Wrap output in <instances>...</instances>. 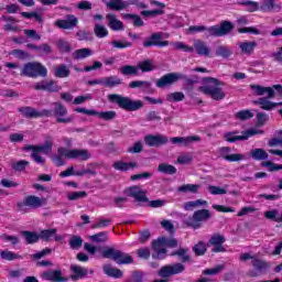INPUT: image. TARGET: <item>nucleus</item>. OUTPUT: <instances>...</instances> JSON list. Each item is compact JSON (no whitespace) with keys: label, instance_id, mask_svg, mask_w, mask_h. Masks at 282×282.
<instances>
[{"label":"nucleus","instance_id":"nucleus-1","mask_svg":"<svg viewBox=\"0 0 282 282\" xmlns=\"http://www.w3.org/2000/svg\"><path fill=\"white\" fill-rule=\"evenodd\" d=\"M251 89L256 96H265L253 101V105H260V109H263L264 111H272L274 107H278V105H282L270 101V99L276 96V93L274 91L273 88L259 85H251Z\"/></svg>","mask_w":282,"mask_h":282},{"label":"nucleus","instance_id":"nucleus-2","mask_svg":"<svg viewBox=\"0 0 282 282\" xmlns=\"http://www.w3.org/2000/svg\"><path fill=\"white\" fill-rule=\"evenodd\" d=\"M235 25L230 21H223L220 25H214L207 29L204 25H192L187 29V34H197V32H206L207 36H226V34H230Z\"/></svg>","mask_w":282,"mask_h":282},{"label":"nucleus","instance_id":"nucleus-3","mask_svg":"<svg viewBox=\"0 0 282 282\" xmlns=\"http://www.w3.org/2000/svg\"><path fill=\"white\" fill-rule=\"evenodd\" d=\"M219 85H221L219 79L205 77L203 78V86L198 88V91H202L205 96H210L212 100H224L226 93H224Z\"/></svg>","mask_w":282,"mask_h":282},{"label":"nucleus","instance_id":"nucleus-4","mask_svg":"<svg viewBox=\"0 0 282 282\" xmlns=\"http://www.w3.org/2000/svg\"><path fill=\"white\" fill-rule=\"evenodd\" d=\"M109 102H115L120 107V109H124L126 111H138V109H142L144 104L140 100H132L129 97H123L122 95L118 94H110L108 95Z\"/></svg>","mask_w":282,"mask_h":282},{"label":"nucleus","instance_id":"nucleus-5","mask_svg":"<svg viewBox=\"0 0 282 282\" xmlns=\"http://www.w3.org/2000/svg\"><path fill=\"white\" fill-rule=\"evenodd\" d=\"M166 248H177V239L162 237L158 240H154L152 243V250H154L152 258L164 259V254H166Z\"/></svg>","mask_w":282,"mask_h":282},{"label":"nucleus","instance_id":"nucleus-6","mask_svg":"<svg viewBox=\"0 0 282 282\" xmlns=\"http://www.w3.org/2000/svg\"><path fill=\"white\" fill-rule=\"evenodd\" d=\"M104 259H112V261H116L119 265H126L129 263H133V257L129 256L128 253H124L120 250H117L113 247H109L106 250L102 251Z\"/></svg>","mask_w":282,"mask_h":282},{"label":"nucleus","instance_id":"nucleus-7","mask_svg":"<svg viewBox=\"0 0 282 282\" xmlns=\"http://www.w3.org/2000/svg\"><path fill=\"white\" fill-rule=\"evenodd\" d=\"M263 130L257 129V128H251L246 131H242V134L239 135L238 131H231V132H226L224 134V140L226 142H239V141H246L248 138H252V135H262Z\"/></svg>","mask_w":282,"mask_h":282},{"label":"nucleus","instance_id":"nucleus-8","mask_svg":"<svg viewBox=\"0 0 282 282\" xmlns=\"http://www.w3.org/2000/svg\"><path fill=\"white\" fill-rule=\"evenodd\" d=\"M54 147V139L50 134L43 137V142L36 145V162L37 164H45V158L41 155H50Z\"/></svg>","mask_w":282,"mask_h":282},{"label":"nucleus","instance_id":"nucleus-9","mask_svg":"<svg viewBox=\"0 0 282 282\" xmlns=\"http://www.w3.org/2000/svg\"><path fill=\"white\" fill-rule=\"evenodd\" d=\"M57 153H59V155H64L67 159H73V160H89V158H91V154L89 153L88 150H78V149H74V150H67L65 148H59L57 150Z\"/></svg>","mask_w":282,"mask_h":282},{"label":"nucleus","instance_id":"nucleus-10","mask_svg":"<svg viewBox=\"0 0 282 282\" xmlns=\"http://www.w3.org/2000/svg\"><path fill=\"white\" fill-rule=\"evenodd\" d=\"M182 78H184V75L180 73H169L156 80V87H159V89L171 87V85H175V83L182 80Z\"/></svg>","mask_w":282,"mask_h":282},{"label":"nucleus","instance_id":"nucleus-11","mask_svg":"<svg viewBox=\"0 0 282 282\" xmlns=\"http://www.w3.org/2000/svg\"><path fill=\"white\" fill-rule=\"evenodd\" d=\"M55 108L53 110V113L56 118V122L67 124L74 120L72 117H66L67 116V108L61 104V102H55Z\"/></svg>","mask_w":282,"mask_h":282},{"label":"nucleus","instance_id":"nucleus-12","mask_svg":"<svg viewBox=\"0 0 282 282\" xmlns=\"http://www.w3.org/2000/svg\"><path fill=\"white\" fill-rule=\"evenodd\" d=\"M224 243H226V237L221 234H214L208 240L207 246H214L213 252H226Z\"/></svg>","mask_w":282,"mask_h":282},{"label":"nucleus","instance_id":"nucleus-13","mask_svg":"<svg viewBox=\"0 0 282 282\" xmlns=\"http://www.w3.org/2000/svg\"><path fill=\"white\" fill-rule=\"evenodd\" d=\"M78 25V18L73 14L66 15L64 20H56L55 26L59 28V30H74Z\"/></svg>","mask_w":282,"mask_h":282},{"label":"nucleus","instance_id":"nucleus-14","mask_svg":"<svg viewBox=\"0 0 282 282\" xmlns=\"http://www.w3.org/2000/svg\"><path fill=\"white\" fill-rule=\"evenodd\" d=\"M162 33H153L150 37H148L143 42V47H153L154 45L158 47H166L169 45V41H162Z\"/></svg>","mask_w":282,"mask_h":282},{"label":"nucleus","instance_id":"nucleus-15","mask_svg":"<svg viewBox=\"0 0 282 282\" xmlns=\"http://www.w3.org/2000/svg\"><path fill=\"white\" fill-rule=\"evenodd\" d=\"M126 195H128V197H133L135 202H149V198L147 197V192L140 188V186H132L127 188Z\"/></svg>","mask_w":282,"mask_h":282},{"label":"nucleus","instance_id":"nucleus-16","mask_svg":"<svg viewBox=\"0 0 282 282\" xmlns=\"http://www.w3.org/2000/svg\"><path fill=\"white\" fill-rule=\"evenodd\" d=\"M144 142L148 147H162V144H166V142H169V138L164 134H149L144 137Z\"/></svg>","mask_w":282,"mask_h":282},{"label":"nucleus","instance_id":"nucleus-17","mask_svg":"<svg viewBox=\"0 0 282 282\" xmlns=\"http://www.w3.org/2000/svg\"><path fill=\"white\" fill-rule=\"evenodd\" d=\"M42 279L52 282H65L67 278L63 276V272L61 270H51L42 273Z\"/></svg>","mask_w":282,"mask_h":282},{"label":"nucleus","instance_id":"nucleus-18","mask_svg":"<svg viewBox=\"0 0 282 282\" xmlns=\"http://www.w3.org/2000/svg\"><path fill=\"white\" fill-rule=\"evenodd\" d=\"M106 21L108 22V28L113 30L115 32H120V30H124V23L118 20V17L113 13L106 14Z\"/></svg>","mask_w":282,"mask_h":282},{"label":"nucleus","instance_id":"nucleus-19","mask_svg":"<svg viewBox=\"0 0 282 282\" xmlns=\"http://www.w3.org/2000/svg\"><path fill=\"white\" fill-rule=\"evenodd\" d=\"M36 89H42L43 91L56 93L61 91V86L56 85V82L50 79H44L36 83Z\"/></svg>","mask_w":282,"mask_h":282},{"label":"nucleus","instance_id":"nucleus-20","mask_svg":"<svg viewBox=\"0 0 282 282\" xmlns=\"http://www.w3.org/2000/svg\"><path fill=\"white\" fill-rule=\"evenodd\" d=\"M170 141L172 142V144H183V147H189L192 142H200L202 138L197 135L174 137V138H171Z\"/></svg>","mask_w":282,"mask_h":282},{"label":"nucleus","instance_id":"nucleus-21","mask_svg":"<svg viewBox=\"0 0 282 282\" xmlns=\"http://www.w3.org/2000/svg\"><path fill=\"white\" fill-rule=\"evenodd\" d=\"M193 50H195V52H196V54H198V56H205V57L210 56V46L202 40H196L194 42Z\"/></svg>","mask_w":282,"mask_h":282},{"label":"nucleus","instance_id":"nucleus-22","mask_svg":"<svg viewBox=\"0 0 282 282\" xmlns=\"http://www.w3.org/2000/svg\"><path fill=\"white\" fill-rule=\"evenodd\" d=\"M34 206H36V196H28L23 202L18 203V210L20 213H28Z\"/></svg>","mask_w":282,"mask_h":282},{"label":"nucleus","instance_id":"nucleus-23","mask_svg":"<svg viewBox=\"0 0 282 282\" xmlns=\"http://www.w3.org/2000/svg\"><path fill=\"white\" fill-rule=\"evenodd\" d=\"M220 154L221 158H224V160H227V162H241V160H243V154H228L230 153V148L229 147H224L220 148Z\"/></svg>","mask_w":282,"mask_h":282},{"label":"nucleus","instance_id":"nucleus-24","mask_svg":"<svg viewBox=\"0 0 282 282\" xmlns=\"http://www.w3.org/2000/svg\"><path fill=\"white\" fill-rule=\"evenodd\" d=\"M106 8H108V10H115L116 12H120L129 8V2L124 0H109L108 2H106Z\"/></svg>","mask_w":282,"mask_h":282},{"label":"nucleus","instance_id":"nucleus-25","mask_svg":"<svg viewBox=\"0 0 282 282\" xmlns=\"http://www.w3.org/2000/svg\"><path fill=\"white\" fill-rule=\"evenodd\" d=\"M210 217H213V215L210 214V210L198 209L193 214L192 219L196 224H199V221H208V219H210Z\"/></svg>","mask_w":282,"mask_h":282},{"label":"nucleus","instance_id":"nucleus-26","mask_svg":"<svg viewBox=\"0 0 282 282\" xmlns=\"http://www.w3.org/2000/svg\"><path fill=\"white\" fill-rule=\"evenodd\" d=\"M257 41L251 42H240L238 44V47L241 50L242 54H246L247 56H250L254 54V48L257 47Z\"/></svg>","mask_w":282,"mask_h":282},{"label":"nucleus","instance_id":"nucleus-27","mask_svg":"<svg viewBox=\"0 0 282 282\" xmlns=\"http://www.w3.org/2000/svg\"><path fill=\"white\" fill-rule=\"evenodd\" d=\"M112 167L116 171H129L131 169H138V162L132 161L130 163L122 162V161H117L112 164Z\"/></svg>","mask_w":282,"mask_h":282},{"label":"nucleus","instance_id":"nucleus-28","mask_svg":"<svg viewBox=\"0 0 282 282\" xmlns=\"http://www.w3.org/2000/svg\"><path fill=\"white\" fill-rule=\"evenodd\" d=\"M130 89H144V91H149L150 94H153V89H151V82H144V80H134L129 84Z\"/></svg>","mask_w":282,"mask_h":282},{"label":"nucleus","instance_id":"nucleus-29","mask_svg":"<svg viewBox=\"0 0 282 282\" xmlns=\"http://www.w3.org/2000/svg\"><path fill=\"white\" fill-rule=\"evenodd\" d=\"M70 74L69 67L65 64H59L54 67V76L55 78H68Z\"/></svg>","mask_w":282,"mask_h":282},{"label":"nucleus","instance_id":"nucleus-30","mask_svg":"<svg viewBox=\"0 0 282 282\" xmlns=\"http://www.w3.org/2000/svg\"><path fill=\"white\" fill-rule=\"evenodd\" d=\"M102 270L107 276H112L115 279H122V270L113 268L111 264H105Z\"/></svg>","mask_w":282,"mask_h":282},{"label":"nucleus","instance_id":"nucleus-31","mask_svg":"<svg viewBox=\"0 0 282 282\" xmlns=\"http://www.w3.org/2000/svg\"><path fill=\"white\" fill-rule=\"evenodd\" d=\"M57 229L52 228V229H44L40 231V234L36 235V239H42V241H52V237L56 235Z\"/></svg>","mask_w":282,"mask_h":282},{"label":"nucleus","instance_id":"nucleus-32","mask_svg":"<svg viewBox=\"0 0 282 282\" xmlns=\"http://www.w3.org/2000/svg\"><path fill=\"white\" fill-rule=\"evenodd\" d=\"M72 272H74V275H72L73 281H78V279H83V276H87V269L83 267H78L76 264L70 265Z\"/></svg>","mask_w":282,"mask_h":282},{"label":"nucleus","instance_id":"nucleus-33","mask_svg":"<svg viewBox=\"0 0 282 282\" xmlns=\"http://www.w3.org/2000/svg\"><path fill=\"white\" fill-rule=\"evenodd\" d=\"M102 85L104 87H109V88L118 87V85H122V79L116 76L105 77L102 78Z\"/></svg>","mask_w":282,"mask_h":282},{"label":"nucleus","instance_id":"nucleus-34","mask_svg":"<svg viewBox=\"0 0 282 282\" xmlns=\"http://www.w3.org/2000/svg\"><path fill=\"white\" fill-rule=\"evenodd\" d=\"M91 54H94V52L90 48H79V50H76L72 54V56L74 61H80L83 58H87L88 56H91Z\"/></svg>","mask_w":282,"mask_h":282},{"label":"nucleus","instance_id":"nucleus-35","mask_svg":"<svg viewBox=\"0 0 282 282\" xmlns=\"http://www.w3.org/2000/svg\"><path fill=\"white\" fill-rule=\"evenodd\" d=\"M251 265H253L254 270L259 271L260 274L265 272L267 269L270 268V264L265 260L261 259H253L251 261Z\"/></svg>","mask_w":282,"mask_h":282},{"label":"nucleus","instance_id":"nucleus-36","mask_svg":"<svg viewBox=\"0 0 282 282\" xmlns=\"http://www.w3.org/2000/svg\"><path fill=\"white\" fill-rule=\"evenodd\" d=\"M250 156L253 160H258V161L268 160V158H270L268 152H265V150H263V149H253V150H251L250 151Z\"/></svg>","mask_w":282,"mask_h":282},{"label":"nucleus","instance_id":"nucleus-37","mask_svg":"<svg viewBox=\"0 0 282 282\" xmlns=\"http://www.w3.org/2000/svg\"><path fill=\"white\" fill-rule=\"evenodd\" d=\"M159 173H164L165 175H175L177 173V169L171 164L161 163L158 167Z\"/></svg>","mask_w":282,"mask_h":282},{"label":"nucleus","instance_id":"nucleus-38","mask_svg":"<svg viewBox=\"0 0 282 282\" xmlns=\"http://www.w3.org/2000/svg\"><path fill=\"white\" fill-rule=\"evenodd\" d=\"M23 76H29L30 78H34L36 76V63H28L22 68Z\"/></svg>","mask_w":282,"mask_h":282},{"label":"nucleus","instance_id":"nucleus-39","mask_svg":"<svg viewBox=\"0 0 282 282\" xmlns=\"http://www.w3.org/2000/svg\"><path fill=\"white\" fill-rule=\"evenodd\" d=\"M120 73L122 76H138L139 69L138 66L124 65L120 67Z\"/></svg>","mask_w":282,"mask_h":282},{"label":"nucleus","instance_id":"nucleus-40","mask_svg":"<svg viewBox=\"0 0 282 282\" xmlns=\"http://www.w3.org/2000/svg\"><path fill=\"white\" fill-rule=\"evenodd\" d=\"M137 67L143 73L153 72V69H155V66L153 65V59H144L143 62H139Z\"/></svg>","mask_w":282,"mask_h":282},{"label":"nucleus","instance_id":"nucleus-41","mask_svg":"<svg viewBox=\"0 0 282 282\" xmlns=\"http://www.w3.org/2000/svg\"><path fill=\"white\" fill-rule=\"evenodd\" d=\"M208 248L206 247V242L204 241H198L194 247H193V252L196 254V257H204L206 254V251Z\"/></svg>","mask_w":282,"mask_h":282},{"label":"nucleus","instance_id":"nucleus-42","mask_svg":"<svg viewBox=\"0 0 282 282\" xmlns=\"http://www.w3.org/2000/svg\"><path fill=\"white\" fill-rule=\"evenodd\" d=\"M19 113H21L24 118H36V109L32 107H20L18 109Z\"/></svg>","mask_w":282,"mask_h":282},{"label":"nucleus","instance_id":"nucleus-43","mask_svg":"<svg viewBox=\"0 0 282 282\" xmlns=\"http://www.w3.org/2000/svg\"><path fill=\"white\" fill-rule=\"evenodd\" d=\"M216 56L230 58V56H232V50H230L228 46L220 45L216 48Z\"/></svg>","mask_w":282,"mask_h":282},{"label":"nucleus","instance_id":"nucleus-44","mask_svg":"<svg viewBox=\"0 0 282 282\" xmlns=\"http://www.w3.org/2000/svg\"><path fill=\"white\" fill-rule=\"evenodd\" d=\"M94 32L95 36H97L98 39H105V36L109 35V31L107 30V28L101 24H95Z\"/></svg>","mask_w":282,"mask_h":282},{"label":"nucleus","instance_id":"nucleus-45","mask_svg":"<svg viewBox=\"0 0 282 282\" xmlns=\"http://www.w3.org/2000/svg\"><path fill=\"white\" fill-rule=\"evenodd\" d=\"M238 4L245 6V8H247L248 12H257V10H259V2L245 0V1L238 2Z\"/></svg>","mask_w":282,"mask_h":282},{"label":"nucleus","instance_id":"nucleus-46","mask_svg":"<svg viewBox=\"0 0 282 282\" xmlns=\"http://www.w3.org/2000/svg\"><path fill=\"white\" fill-rule=\"evenodd\" d=\"M200 185L197 184H186L178 187V193H197Z\"/></svg>","mask_w":282,"mask_h":282},{"label":"nucleus","instance_id":"nucleus-47","mask_svg":"<svg viewBox=\"0 0 282 282\" xmlns=\"http://www.w3.org/2000/svg\"><path fill=\"white\" fill-rule=\"evenodd\" d=\"M66 197L69 202H77V199H84V197H87V192H69Z\"/></svg>","mask_w":282,"mask_h":282},{"label":"nucleus","instance_id":"nucleus-48","mask_svg":"<svg viewBox=\"0 0 282 282\" xmlns=\"http://www.w3.org/2000/svg\"><path fill=\"white\" fill-rule=\"evenodd\" d=\"M281 10V6L274 3V0H270L269 2H264L261 7L260 10L262 12H272L273 10Z\"/></svg>","mask_w":282,"mask_h":282},{"label":"nucleus","instance_id":"nucleus-49","mask_svg":"<svg viewBox=\"0 0 282 282\" xmlns=\"http://www.w3.org/2000/svg\"><path fill=\"white\" fill-rule=\"evenodd\" d=\"M184 98H185L184 93H180V91L171 93L166 96V100L169 102H182Z\"/></svg>","mask_w":282,"mask_h":282},{"label":"nucleus","instance_id":"nucleus-50","mask_svg":"<svg viewBox=\"0 0 282 282\" xmlns=\"http://www.w3.org/2000/svg\"><path fill=\"white\" fill-rule=\"evenodd\" d=\"M123 17L124 19H130L134 28H142V25H144V21H142V18H140V15L129 13Z\"/></svg>","mask_w":282,"mask_h":282},{"label":"nucleus","instance_id":"nucleus-51","mask_svg":"<svg viewBox=\"0 0 282 282\" xmlns=\"http://www.w3.org/2000/svg\"><path fill=\"white\" fill-rule=\"evenodd\" d=\"M237 120H250V118H254V112L250 110H240L236 113Z\"/></svg>","mask_w":282,"mask_h":282},{"label":"nucleus","instance_id":"nucleus-52","mask_svg":"<svg viewBox=\"0 0 282 282\" xmlns=\"http://www.w3.org/2000/svg\"><path fill=\"white\" fill-rule=\"evenodd\" d=\"M68 243L70 246V248H73L74 250L82 248L83 247V238H80V236H73L69 240Z\"/></svg>","mask_w":282,"mask_h":282},{"label":"nucleus","instance_id":"nucleus-53","mask_svg":"<svg viewBox=\"0 0 282 282\" xmlns=\"http://www.w3.org/2000/svg\"><path fill=\"white\" fill-rule=\"evenodd\" d=\"M22 237H24L26 243H36V232L34 231H21Z\"/></svg>","mask_w":282,"mask_h":282},{"label":"nucleus","instance_id":"nucleus-54","mask_svg":"<svg viewBox=\"0 0 282 282\" xmlns=\"http://www.w3.org/2000/svg\"><path fill=\"white\" fill-rule=\"evenodd\" d=\"M98 116V118H100L101 120H113V118H116V111L110 110V111H106V112H98L96 111V115Z\"/></svg>","mask_w":282,"mask_h":282},{"label":"nucleus","instance_id":"nucleus-55","mask_svg":"<svg viewBox=\"0 0 282 282\" xmlns=\"http://www.w3.org/2000/svg\"><path fill=\"white\" fill-rule=\"evenodd\" d=\"M12 56L19 58L20 61H25V58H30V53L23 50H13L11 52Z\"/></svg>","mask_w":282,"mask_h":282},{"label":"nucleus","instance_id":"nucleus-56","mask_svg":"<svg viewBox=\"0 0 282 282\" xmlns=\"http://www.w3.org/2000/svg\"><path fill=\"white\" fill-rule=\"evenodd\" d=\"M270 147H282V130L275 137L268 141Z\"/></svg>","mask_w":282,"mask_h":282},{"label":"nucleus","instance_id":"nucleus-57","mask_svg":"<svg viewBox=\"0 0 282 282\" xmlns=\"http://www.w3.org/2000/svg\"><path fill=\"white\" fill-rule=\"evenodd\" d=\"M159 276H162V279H169V276H173V270L171 269V265L161 268L159 271Z\"/></svg>","mask_w":282,"mask_h":282},{"label":"nucleus","instance_id":"nucleus-58","mask_svg":"<svg viewBox=\"0 0 282 282\" xmlns=\"http://www.w3.org/2000/svg\"><path fill=\"white\" fill-rule=\"evenodd\" d=\"M256 118L258 127H263V124L268 122V116L265 115V112L256 111Z\"/></svg>","mask_w":282,"mask_h":282},{"label":"nucleus","instance_id":"nucleus-59","mask_svg":"<svg viewBox=\"0 0 282 282\" xmlns=\"http://www.w3.org/2000/svg\"><path fill=\"white\" fill-rule=\"evenodd\" d=\"M51 53H52V46H50V44H42L37 46V54L40 56H45Z\"/></svg>","mask_w":282,"mask_h":282},{"label":"nucleus","instance_id":"nucleus-60","mask_svg":"<svg viewBox=\"0 0 282 282\" xmlns=\"http://www.w3.org/2000/svg\"><path fill=\"white\" fill-rule=\"evenodd\" d=\"M164 14V10H151V11H142L141 15L147 18L160 17Z\"/></svg>","mask_w":282,"mask_h":282},{"label":"nucleus","instance_id":"nucleus-61","mask_svg":"<svg viewBox=\"0 0 282 282\" xmlns=\"http://www.w3.org/2000/svg\"><path fill=\"white\" fill-rule=\"evenodd\" d=\"M174 50H183V52H194L193 46H188L184 44L183 42H175L173 43Z\"/></svg>","mask_w":282,"mask_h":282},{"label":"nucleus","instance_id":"nucleus-62","mask_svg":"<svg viewBox=\"0 0 282 282\" xmlns=\"http://www.w3.org/2000/svg\"><path fill=\"white\" fill-rule=\"evenodd\" d=\"M90 239L91 241H97L98 243H102L108 239L107 232L102 231V232L96 234L91 236Z\"/></svg>","mask_w":282,"mask_h":282},{"label":"nucleus","instance_id":"nucleus-63","mask_svg":"<svg viewBox=\"0 0 282 282\" xmlns=\"http://www.w3.org/2000/svg\"><path fill=\"white\" fill-rule=\"evenodd\" d=\"M36 76H41L42 78H45L47 76V67H45L41 63H36Z\"/></svg>","mask_w":282,"mask_h":282},{"label":"nucleus","instance_id":"nucleus-64","mask_svg":"<svg viewBox=\"0 0 282 282\" xmlns=\"http://www.w3.org/2000/svg\"><path fill=\"white\" fill-rule=\"evenodd\" d=\"M57 47L61 50V52H72V46L65 40H59L57 42Z\"/></svg>","mask_w":282,"mask_h":282}]
</instances>
